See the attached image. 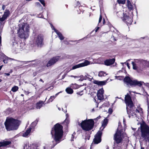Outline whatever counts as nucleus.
I'll use <instances>...</instances> for the list:
<instances>
[{
  "label": "nucleus",
  "instance_id": "a19ab883",
  "mask_svg": "<svg viewBox=\"0 0 149 149\" xmlns=\"http://www.w3.org/2000/svg\"><path fill=\"white\" fill-rule=\"evenodd\" d=\"M126 65H127V66L128 68L129 69H130V66H129V63H126Z\"/></svg>",
  "mask_w": 149,
  "mask_h": 149
},
{
  "label": "nucleus",
  "instance_id": "a211bd4d",
  "mask_svg": "<svg viewBox=\"0 0 149 149\" xmlns=\"http://www.w3.org/2000/svg\"><path fill=\"white\" fill-rule=\"evenodd\" d=\"M115 61V59L112 58L105 60L104 62V63L106 65L109 66L113 63Z\"/></svg>",
  "mask_w": 149,
  "mask_h": 149
},
{
  "label": "nucleus",
  "instance_id": "412c9836",
  "mask_svg": "<svg viewBox=\"0 0 149 149\" xmlns=\"http://www.w3.org/2000/svg\"><path fill=\"white\" fill-rule=\"evenodd\" d=\"M31 130V127L29 128L26 131L23 133L22 136L24 137H27L30 133Z\"/></svg>",
  "mask_w": 149,
  "mask_h": 149
},
{
  "label": "nucleus",
  "instance_id": "f3484780",
  "mask_svg": "<svg viewBox=\"0 0 149 149\" xmlns=\"http://www.w3.org/2000/svg\"><path fill=\"white\" fill-rule=\"evenodd\" d=\"M104 90L103 88L100 89L97 92V97L99 100H101L104 99Z\"/></svg>",
  "mask_w": 149,
  "mask_h": 149
},
{
  "label": "nucleus",
  "instance_id": "774afa93",
  "mask_svg": "<svg viewBox=\"0 0 149 149\" xmlns=\"http://www.w3.org/2000/svg\"><path fill=\"white\" fill-rule=\"evenodd\" d=\"M141 149H144V148H141Z\"/></svg>",
  "mask_w": 149,
  "mask_h": 149
},
{
  "label": "nucleus",
  "instance_id": "20e7f679",
  "mask_svg": "<svg viewBox=\"0 0 149 149\" xmlns=\"http://www.w3.org/2000/svg\"><path fill=\"white\" fill-rule=\"evenodd\" d=\"M21 123V121L12 118H7L4 123L6 129L8 131L16 130Z\"/></svg>",
  "mask_w": 149,
  "mask_h": 149
},
{
  "label": "nucleus",
  "instance_id": "cd10ccee",
  "mask_svg": "<svg viewBox=\"0 0 149 149\" xmlns=\"http://www.w3.org/2000/svg\"><path fill=\"white\" fill-rule=\"evenodd\" d=\"M38 119H36L31 124V127H31V129L34 128L35 127L37 124L38 122Z\"/></svg>",
  "mask_w": 149,
  "mask_h": 149
},
{
  "label": "nucleus",
  "instance_id": "ddd939ff",
  "mask_svg": "<svg viewBox=\"0 0 149 149\" xmlns=\"http://www.w3.org/2000/svg\"><path fill=\"white\" fill-rule=\"evenodd\" d=\"M102 133L101 131H99L95 136L93 142L95 144H97L100 143L101 141V137Z\"/></svg>",
  "mask_w": 149,
  "mask_h": 149
},
{
  "label": "nucleus",
  "instance_id": "dca6fc26",
  "mask_svg": "<svg viewBox=\"0 0 149 149\" xmlns=\"http://www.w3.org/2000/svg\"><path fill=\"white\" fill-rule=\"evenodd\" d=\"M123 20L126 23L128 26L130 25L132 22V17H129L126 14L124 15Z\"/></svg>",
  "mask_w": 149,
  "mask_h": 149
},
{
  "label": "nucleus",
  "instance_id": "f704fd0d",
  "mask_svg": "<svg viewBox=\"0 0 149 149\" xmlns=\"http://www.w3.org/2000/svg\"><path fill=\"white\" fill-rule=\"evenodd\" d=\"M41 3L44 6H45V1L44 0H39Z\"/></svg>",
  "mask_w": 149,
  "mask_h": 149
},
{
  "label": "nucleus",
  "instance_id": "f03ea898",
  "mask_svg": "<svg viewBox=\"0 0 149 149\" xmlns=\"http://www.w3.org/2000/svg\"><path fill=\"white\" fill-rule=\"evenodd\" d=\"M125 101L126 105V109L129 117L130 118L131 116L136 117V114L134 112L135 107L129 95H125Z\"/></svg>",
  "mask_w": 149,
  "mask_h": 149
},
{
  "label": "nucleus",
  "instance_id": "c9c22d12",
  "mask_svg": "<svg viewBox=\"0 0 149 149\" xmlns=\"http://www.w3.org/2000/svg\"><path fill=\"white\" fill-rule=\"evenodd\" d=\"M112 112H113V110H112V109H111V108H109L108 110L109 113V114H111L112 113Z\"/></svg>",
  "mask_w": 149,
  "mask_h": 149
},
{
  "label": "nucleus",
  "instance_id": "5fc2aeb1",
  "mask_svg": "<svg viewBox=\"0 0 149 149\" xmlns=\"http://www.w3.org/2000/svg\"><path fill=\"white\" fill-rule=\"evenodd\" d=\"M36 3L37 4V5H40V3L39 2H37Z\"/></svg>",
  "mask_w": 149,
  "mask_h": 149
},
{
  "label": "nucleus",
  "instance_id": "9b49d317",
  "mask_svg": "<svg viewBox=\"0 0 149 149\" xmlns=\"http://www.w3.org/2000/svg\"><path fill=\"white\" fill-rule=\"evenodd\" d=\"M10 14V11L8 10H6L2 16V17H0V23L1 24L3 25L5 23V20L9 17Z\"/></svg>",
  "mask_w": 149,
  "mask_h": 149
},
{
  "label": "nucleus",
  "instance_id": "69168bd1",
  "mask_svg": "<svg viewBox=\"0 0 149 149\" xmlns=\"http://www.w3.org/2000/svg\"><path fill=\"white\" fill-rule=\"evenodd\" d=\"M21 95L22 96H24V95L23 94H22Z\"/></svg>",
  "mask_w": 149,
  "mask_h": 149
},
{
  "label": "nucleus",
  "instance_id": "c85d7f7f",
  "mask_svg": "<svg viewBox=\"0 0 149 149\" xmlns=\"http://www.w3.org/2000/svg\"><path fill=\"white\" fill-rule=\"evenodd\" d=\"M66 92L69 94H71L73 93V91L72 89L70 88H67L65 89Z\"/></svg>",
  "mask_w": 149,
  "mask_h": 149
},
{
  "label": "nucleus",
  "instance_id": "a878e982",
  "mask_svg": "<svg viewBox=\"0 0 149 149\" xmlns=\"http://www.w3.org/2000/svg\"><path fill=\"white\" fill-rule=\"evenodd\" d=\"M108 122V120L107 118H105L102 124V126L103 127V128L102 129V130L105 128V126L107 124Z\"/></svg>",
  "mask_w": 149,
  "mask_h": 149
},
{
  "label": "nucleus",
  "instance_id": "4d7b16f0",
  "mask_svg": "<svg viewBox=\"0 0 149 149\" xmlns=\"http://www.w3.org/2000/svg\"><path fill=\"white\" fill-rule=\"evenodd\" d=\"M66 118H68V114H66Z\"/></svg>",
  "mask_w": 149,
  "mask_h": 149
},
{
  "label": "nucleus",
  "instance_id": "c03bdc74",
  "mask_svg": "<svg viewBox=\"0 0 149 149\" xmlns=\"http://www.w3.org/2000/svg\"><path fill=\"white\" fill-rule=\"evenodd\" d=\"M5 6L4 5H3L2 6V9L3 10H4L5 8Z\"/></svg>",
  "mask_w": 149,
  "mask_h": 149
},
{
  "label": "nucleus",
  "instance_id": "bf43d9fd",
  "mask_svg": "<svg viewBox=\"0 0 149 149\" xmlns=\"http://www.w3.org/2000/svg\"><path fill=\"white\" fill-rule=\"evenodd\" d=\"M121 63L123 65L124 63H125V64L126 63L125 62L124 63Z\"/></svg>",
  "mask_w": 149,
  "mask_h": 149
},
{
  "label": "nucleus",
  "instance_id": "3c124183",
  "mask_svg": "<svg viewBox=\"0 0 149 149\" xmlns=\"http://www.w3.org/2000/svg\"><path fill=\"white\" fill-rule=\"evenodd\" d=\"M116 33H117V34L118 35H119L120 33L118 32V31H116Z\"/></svg>",
  "mask_w": 149,
  "mask_h": 149
},
{
  "label": "nucleus",
  "instance_id": "f8f14e48",
  "mask_svg": "<svg viewBox=\"0 0 149 149\" xmlns=\"http://www.w3.org/2000/svg\"><path fill=\"white\" fill-rule=\"evenodd\" d=\"M11 44L13 47L14 48L18 49L20 50L23 49V47H22L23 45H22L20 43H18L15 38H13L12 40Z\"/></svg>",
  "mask_w": 149,
  "mask_h": 149
},
{
  "label": "nucleus",
  "instance_id": "6e6552de",
  "mask_svg": "<svg viewBox=\"0 0 149 149\" xmlns=\"http://www.w3.org/2000/svg\"><path fill=\"white\" fill-rule=\"evenodd\" d=\"M141 136L146 141H149V127L146 125L141 126Z\"/></svg>",
  "mask_w": 149,
  "mask_h": 149
},
{
  "label": "nucleus",
  "instance_id": "338daca9",
  "mask_svg": "<svg viewBox=\"0 0 149 149\" xmlns=\"http://www.w3.org/2000/svg\"><path fill=\"white\" fill-rule=\"evenodd\" d=\"M2 81V80L1 79H0V82H1Z\"/></svg>",
  "mask_w": 149,
  "mask_h": 149
},
{
  "label": "nucleus",
  "instance_id": "052dcab7",
  "mask_svg": "<svg viewBox=\"0 0 149 149\" xmlns=\"http://www.w3.org/2000/svg\"><path fill=\"white\" fill-rule=\"evenodd\" d=\"M74 137V136L72 134V138H73Z\"/></svg>",
  "mask_w": 149,
  "mask_h": 149
},
{
  "label": "nucleus",
  "instance_id": "bb28decb",
  "mask_svg": "<svg viewBox=\"0 0 149 149\" xmlns=\"http://www.w3.org/2000/svg\"><path fill=\"white\" fill-rule=\"evenodd\" d=\"M127 4L128 9L130 10H133V6L132 4L130 1H127Z\"/></svg>",
  "mask_w": 149,
  "mask_h": 149
},
{
  "label": "nucleus",
  "instance_id": "aec40b11",
  "mask_svg": "<svg viewBox=\"0 0 149 149\" xmlns=\"http://www.w3.org/2000/svg\"><path fill=\"white\" fill-rule=\"evenodd\" d=\"M109 79H107L106 80L102 81H94V83L95 84H97L98 85H105L107 81L109 80Z\"/></svg>",
  "mask_w": 149,
  "mask_h": 149
},
{
  "label": "nucleus",
  "instance_id": "9d476101",
  "mask_svg": "<svg viewBox=\"0 0 149 149\" xmlns=\"http://www.w3.org/2000/svg\"><path fill=\"white\" fill-rule=\"evenodd\" d=\"M37 46L39 47H42L44 44L43 36L41 34L38 35L34 40Z\"/></svg>",
  "mask_w": 149,
  "mask_h": 149
},
{
  "label": "nucleus",
  "instance_id": "a18cd8bd",
  "mask_svg": "<svg viewBox=\"0 0 149 149\" xmlns=\"http://www.w3.org/2000/svg\"><path fill=\"white\" fill-rule=\"evenodd\" d=\"M103 24H104L105 23V19L104 18H103Z\"/></svg>",
  "mask_w": 149,
  "mask_h": 149
},
{
  "label": "nucleus",
  "instance_id": "72a5a7b5",
  "mask_svg": "<svg viewBox=\"0 0 149 149\" xmlns=\"http://www.w3.org/2000/svg\"><path fill=\"white\" fill-rule=\"evenodd\" d=\"M117 1L119 3L124 4L125 2V0H118Z\"/></svg>",
  "mask_w": 149,
  "mask_h": 149
},
{
  "label": "nucleus",
  "instance_id": "ea45409f",
  "mask_svg": "<svg viewBox=\"0 0 149 149\" xmlns=\"http://www.w3.org/2000/svg\"><path fill=\"white\" fill-rule=\"evenodd\" d=\"M3 62L5 63H7L8 62V59H4L3 60Z\"/></svg>",
  "mask_w": 149,
  "mask_h": 149
},
{
  "label": "nucleus",
  "instance_id": "39448f33",
  "mask_svg": "<svg viewBox=\"0 0 149 149\" xmlns=\"http://www.w3.org/2000/svg\"><path fill=\"white\" fill-rule=\"evenodd\" d=\"M17 31L18 36L20 38L26 39L29 36V26L27 24H19Z\"/></svg>",
  "mask_w": 149,
  "mask_h": 149
},
{
  "label": "nucleus",
  "instance_id": "de8ad7c7",
  "mask_svg": "<svg viewBox=\"0 0 149 149\" xmlns=\"http://www.w3.org/2000/svg\"><path fill=\"white\" fill-rule=\"evenodd\" d=\"M79 149H85V148L84 147H81L79 148Z\"/></svg>",
  "mask_w": 149,
  "mask_h": 149
},
{
  "label": "nucleus",
  "instance_id": "b1692460",
  "mask_svg": "<svg viewBox=\"0 0 149 149\" xmlns=\"http://www.w3.org/2000/svg\"><path fill=\"white\" fill-rule=\"evenodd\" d=\"M44 104L43 102L40 101L37 103L36 105V107L37 109H40L42 106V104Z\"/></svg>",
  "mask_w": 149,
  "mask_h": 149
},
{
  "label": "nucleus",
  "instance_id": "473e14b6",
  "mask_svg": "<svg viewBox=\"0 0 149 149\" xmlns=\"http://www.w3.org/2000/svg\"><path fill=\"white\" fill-rule=\"evenodd\" d=\"M111 39L114 41H116L117 39L116 38H117L115 33H114L113 35L111 36Z\"/></svg>",
  "mask_w": 149,
  "mask_h": 149
},
{
  "label": "nucleus",
  "instance_id": "2f4dec72",
  "mask_svg": "<svg viewBox=\"0 0 149 149\" xmlns=\"http://www.w3.org/2000/svg\"><path fill=\"white\" fill-rule=\"evenodd\" d=\"M18 89V87L17 86H14L11 89V91L13 92H16Z\"/></svg>",
  "mask_w": 149,
  "mask_h": 149
},
{
  "label": "nucleus",
  "instance_id": "4c0bfd02",
  "mask_svg": "<svg viewBox=\"0 0 149 149\" xmlns=\"http://www.w3.org/2000/svg\"><path fill=\"white\" fill-rule=\"evenodd\" d=\"M64 123H66V124H68L69 123V120L68 118H66L65 120L64 121Z\"/></svg>",
  "mask_w": 149,
  "mask_h": 149
},
{
  "label": "nucleus",
  "instance_id": "6e6d98bb",
  "mask_svg": "<svg viewBox=\"0 0 149 149\" xmlns=\"http://www.w3.org/2000/svg\"><path fill=\"white\" fill-rule=\"evenodd\" d=\"M2 67H3V65L0 66V70H1Z\"/></svg>",
  "mask_w": 149,
  "mask_h": 149
},
{
  "label": "nucleus",
  "instance_id": "e433bc0d",
  "mask_svg": "<svg viewBox=\"0 0 149 149\" xmlns=\"http://www.w3.org/2000/svg\"><path fill=\"white\" fill-rule=\"evenodd\" d=\"M102 15H100L99 20L98 24L101 22L102 20Z\"/></svg>",
  "mask_w": 149,
  "mask_h": 149
},
{
  "label": "nucleus",
  "instance_id": "2eb2a0df",
  "mask_svg": "<svg viewBox=\"0 0 149 149\" xmlns=\"http://www.w3.org/2000/svg\"><path fill=\"white\" fill-rule=\"evenodd\" d=\"M60 58V56H59L53 57L48 62L47 64V66L49 67L54 64L57 61L59 60Z\"/></svg>",
  "mask_w": 149,
  "mask_h": 149
},
{
  "label": "nucleus",
  "instance_id": "7ed1b4c3",
  "mask_svg": "<svg viewBox=\"0 0 149 149\" xmlns=\"http://www.w3.org/2000/svg\"><path fill=\"white\" fill-rule=\"evenodd\" d=\"M134 62H132L133 68L138 72H141L143 70L146 65L149 67V62L145 60L140 59H134Z\"/></svg>",
  "mask_w": 149,
  "mask_h": 149
},
{
  "label": "nucleus",
  "instance_id": "e2e57ef3",
  "mask_svg": "<svg viewBox=\"0 0 149 149\" xmlns=\"http://www.w3.org/2000/svg\"><path fill=\"white\" fill-rule=\"evenodd\" d=\"M58 109L59 110H61V108H58Z\"/></svg>",
  "mask_w": 149,
  "mask_h": 149
},
{
  "label": "nucleus",
  "instance_id": "393cba45",
  "mask_svg": "<svg viewBox=\"0 0 149 149\" xmlns=\"http://www.w3.org/2000/svg\"><path fill=\"white\" fill-rule=\"evenodd\" d=\"M107 75H108V74L105 72L100 71L99 72L98 76L100 77H105Z\"/></svg>",
  "mask_w": 149,
  "mask_h": 149
},
{
  "label": "nucleus",
  "instance_id": "58836bf2",
  "mask_svg": "<svg viewBox=\"0 0 149 149\" xmlns=\"http://www.w3.org/2000/svg\"><path fill=\"white\" fill-rule=\"evenodd\" d=\"M70 77H74V78H79V76H74L73 75H71L70 76Z\"/></svg>",
  "mask_w": 149,
  "mask_h": 149
},
{
  "label": "nucleus",
  "instance_id": "0eeeda50",
  "mask_svg": "<svg viewBox=\"0 0 149 149\" xmlns=\"http://www.w3.org/2000/svg\"><path fill=\"white\" fill-rule=\"evenodd\" d=\"M124 83L129 87L135 86H136L140 87L144 83L143 82L138 81L137 80H132L129 77H126L124 79Z\"/></svg>",
  "mask_w": 149,
  "mask_h": 149
},
{
  "label": "nucleus",
  "instance_id": "5701e85b",
  "mask_svg": "<svg viewBox=\"0 0 149 149\" xmlns=\"http://www.w3.org/2000/svg\"><path fill=\"white\" fill-rule=\"evenodd\" d=\"M29 145V143H26L24 145L23 149H37L36 147H30Z\"/></svg>",
  "mask_w": 149,
  "mask_h": 149
},
{
  "label": "nucleus",
  "instance_id": "c756f323",
  "mask_svg": "<svg viewBox=\"0 0 149 149\" xmlns=\"http://www.w3.org/2000/svg\"><path fill=\"white\" fill-rule=\"evenodd\" d=\"M70 87L74 89H77L79 88V85L76 84H72L70 85Z\"/></svg>",
  "mask_w": 149,
  "mask_h": 149
},
{
  "label": "nucleus",
  "instance_id": "603ef678",
  "mask_svg": "<svg viewBox=\"0 0 149 149\" xmlns=\"http://www.w3.org/2000/svg\"><path fill=\"white\" fill-rule=\"evenodd\" d=\"M135 112L136 113L139 112V111L138 109H136L135 110Z\"/></svg>",
  "mask_w": 149,
  "mask_h": 149
},
{
  "label": "nucleus",
  "instance_id": "79ce46f5",
  "mask_svg": "<svg viewBox=\"0 0 149 149\" xmlns=\"http://www.w3.org/2000/svg\"><path fill=\"white\" fill-rule=\"evenodd\" d=\"M4 75L5 76H6V75L8 76L10 75V74L9 73H5L4 74Z\"/></svg>",
  "mask_w": 149,
  "mask_h": 149
},
{
  "label": "nucleus",
  "instance_id": "423d86ee",
  "mask_svg": "<svg viewBox=\"0 0 149 149\" xmlns=\"http://www.w3.org/2000/svg\"><path fill=\"white\" fill-rule=\"evenodd\" d=\"M80 125L83 130L86 131H89L93 128L94 125V121L91 119L85 120L82 121Z\"/></svg>",
  "mask_w": 149,
  "mask_h": 149
},
{
  "label": "nucleus",
  "instance_id": "1a4fd4ad",
  "mask_svg": "<svg viewBox=\"0 0 149 149\" xmlns=\"http://www.w3.org/2000/svg\"><path fill=\"white\" fill-rule=\"evenodd\" d=\"M121 127V126L119 124L117 131L114 136L115 141L117 143H121L123 140V130Z\"/></svg>",
  "mask_w": 149,
  "mask_h": 149
},
{
  "label": "nucleus",
  "instance_id": "49530a36",
  "mask_svg": "<svg viewBox=\"0 0 149 149\" xmlns=\"http://www.w3.org/2000/svg\"><path fill=\"white\" fill-rule=\"evenodd\" d=\"M1 37L0 36V45H1Z\"/></svg>",
  "mask_w": 149,
  "mask_h": 149
},
{
  "label": "nucleus",
  "instance_id": "7c9ffc66",
  "mask_svg": "<svg viewBox=\"0 0 149 149\" xmlns=\"http://www.w3.org/2000/svg\"><path fill=\"white\" fill-rule=\"evenodd\" d=\"M55 97H54V96H51L50 97L49 99L48 100V101H47V103H49L50 102H52L53 100L55 98Z\"/></svg>",
  "mask_w": 149,
  "mask_h": 149
},
{
  "label": "nucleus",
  "instance_id": "8fccbe9b",
  "mask_svg": "<svg viewBox=\"0 0 149 149\" xmlns=\"http://www.w3.org/2000/svg\"><path fill=\"white\" fill-rule=\"evenodd\" d=\"M39 81L42 82V83H44V81H43V80L42 79H40L39 80Z\"/></svg>",
  "mask_w": 149,
  "mask_h": 149
},
{
  "label": "nucleus",
  "instance_id": "37998d69",
  "mask_svg": "<svg viewBox=\"0 0 149 149\" xmlns=\"http://www.w3.org/2000/svg\"><path fill=\"white\" fill-rule=\"evenodd\" d=\"M61 92H60L58 93H57L55 95H54V97H55V98L58 95V94L59 93H61Z\"/></svg>",
  "mask_w": 149,
  "mask_h": 149
},
{
  "label": "nucleus",
  "instance_id": "6ab92c4d",
  "mask_svg": "<svg viewBox=\"0 0 149 149\" xmlns=\"http://www.w3.org/2000/svg\"><path fill=\"white\" fill-rule=\"evenodd\" d=\"M51 27H52L54 31L57 34L59 38L61 40H62L64 39L63 36L62 34L59 32L51 24Z\"/></svg>",
  "mask_w": 149,
  "mask_h": 149
},
{
  "label": "nucleus",
  "instance_id": "4468645a",
  "mask_svg": "<svg viewBox=\"0 0 149 149\" xmlns=\"http://www.w3.org/2000/svg\"><path fill=\"white\" fill-rule=\"evenodd\" d=\"M91 64L90 62L88 61L87 60H86L85 61L84 63H80L79 64L77 65H75L74 66L72 67V69H70L69 71L71 70H74L76 69L79 68L80 67H82L85 66L87 65H89Z\"/></svg>",
  "mask_w": 149,
  "mask_h": 149
},
{
  "label": "nucleus",
  "instance_id": "4be33fe9",
  "mask_svg": "<svg viewBox=\"0 0 149 149\" xmlns=\"http://www.w3.org/2000/svg\"><path fill=\"white\" fill-rule=\"evenodd\" d=\"M117 15L118 17L123 18L124 17V15H125V14H124L123 11H120L118 12L117 13Z\"/></svg>",
  "mask_w": 149,
  "mask_h": 149
},
{
  "label": "nucleus",
  "instance_id": "864d4df0",
  "mask_svg": "<svg viewBox=\"0 0 149 149\" xmlns=\"http://www.w3.org/2000/svg\"><path fill=\"white\" fill-rule=\"evenodd\" d=\"M77 94L78 95H82V94H80V93L79 92H78L77 93Z\"/></svg>",
  "mask_w": 149,
  "mask_h": 149
},
{
  "label": "nucleus",
  "instance_id": "09e8293b",
  "mask_svg": "<svg viewBox=\"0 0 149 149\" xmlns=\"http://www.w3.org/2000/svg\"><path fill=\"white\" fill-rule=\"evenodd\" d=\"M99 27H97V29L95 30V32H97V31H98V30L99 29Z\"/></svg>",
  "mask_w": 149,
  "mask_h": 149
},
{
  "label": "nucleus",
  "instance_id": "680f3d73",
  "mask_svg": "<svg viewBox=\"0 0 149 149\" xmlns=\"http://www.w3.org/2000/svg\"><path fill=\"white\" fill-rule=\"evenodd\" d=\"M77 4H78V5H79V4H80V3H79V2L78 1L77 2Z\"/></svg>",
  "mask_w": 149,
  "mask_h": 149
},
{
  "label": "nucleus",
  "instance_id": "13d9d810",
  "mask_svg": "<svg viewBox=\"0 0 149 149\" xmlns=\"http://www.w3.org/2000/svg\"><path fill=\"white\" fill-rule=\"evenodd\" d=\"M33 74L34 75V76L36 74V72L34 73Z\"/></svg>",
  "mask_w": 149,
  "mask_h": 149
},
{
  "label": "nucleus",
  "instance_id": "f257e3e1",
  "mask_svg": "<svg viewBox=\"0 0 149 149\" xmlns=\"http://www.w3.org/2000/svg\"><path fill=\"white\" fill-rule=\"evenodd\" d=\"M63 127L60 124L57 123L54 125V129L52 128L51 132L52 136L54 135V140L56 143L54 146L59 143L61 141L63 135Z\"/></svg>",
  "mask_w": 149,
  "mask_h": 149
},
{
  "label": "nucleus",
  "instance_id": "0e129e2a",
  "mask_svg": "<svg viewBox=\"0 0 149 149\" xmlns=\"http://www.w3.org/2000/svg\"><path fill=\"white\" fill-rule=\"evenodd\" d=\"M48 88H46V89L45 90H48Z\"/></svg>",
  "mask_w": 149,
  "mask_h": 149
}]
</instances>
